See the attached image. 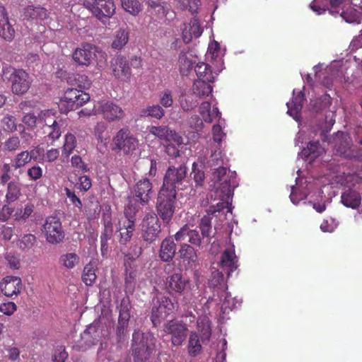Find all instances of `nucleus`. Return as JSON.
I'll use <instances>...</instances> for the list:
<instances>
[{"instance_id": "obj_45", "label": "nucleus", "mask_w": 362, "mask_h": 362, "mask_svg": "<svg viewBox=\"0 0 362 362\" xmlns=\"http://www.w3.org/2000/svg\"><path fill=\"white\" fill-rule=\"evenodd\" d=\"M220 300L222 301V308L224 310V312H226V310H232L237 308V304L240 305L238 300L235 298H232L230 293L226 292V290L222 291Z\"/></svg>"}, {"instance_id": "obj_5", "label": "nucleus", "mask_w": 362, "mask_h": 362, "mask_svg": "<svg viewBox=\"0 0 362 362\" xmlns=\"http://www.w3.org/2000/svg\"><path fill=\"white\" fill-rule=\"evenodd\" d=\"M133 201L131 199L125 206L124 216L119 218L117 226L119 242L123 245L130 241L135 230V215L139 211V206L133 204Z\"/></svg>"}, {"instance_id": "obj_14", "label": "nucleus", "mask_w": 362, "mask_h": 362, "mask_svg": "<svg viewBox=\"0 0 362 362\" xmlns=\"http://www.w3.org/2000/svg\"><path fill=\"white\" fill-rule=\"evenodd\" d=\"M116 148L129 154L134 151L138 145V140L131 134L129 129H121L113 139Z\"/></svg>"}, {"instance_id": "obj_42", "label": "nucleus", "mask_w": 362, "mask_h": 362, "mask_svg": "<svg viewBox=\"0 0 362 362\" xmlns=\"http://www.w3.org/2000/svg\"><path fill=\"white\" fill-rule=\"evenodd\" d=\"M59 262L66 269H71L79 264V257L74 252H67L59 257Z\"/></svg>"}, {"instance_id": "obj_38", "label": "nucleus", "mask_w": 362, "mask_h": 362, "mask_svg": "<svg viewBox=\"0 0 362 362\" xmlns=\"http://www.w3.org/2000/svg\"><path fill=\"white\" fill-rule=\"evenodd\" d=\"M209 83L206 80L195 81L192 87L193 93L199 98L208 96L212 91V87Z\"/></svg>"}, {"instance_id": "obj_34", "label": "nucleus", "mask_w": 362, "mask_h": 362, "mask_svg": "<svg viewBox=\"0 0 362 362\" xmlns=\"http://www.w3.org/2000/svg\"><path fill=\"white\" fill-rule=\"evenodd\" d=\"M225 126V120L218 117V124H214L212 127L213 139L208 142L209 146L216 144L221 145L223 139L226 136V134L223 131Z\"/></svg>"}, {"instance_id": "obj_9", "label": "nucleus", "mask_w": 362, "mask_h": 362, "mask_svg": "<svg viewBox=\"0 0 362 362\" xmlns=\"http://www.w3.org/2000/svg\"><path fill=\"white\" fill-rule=\"evenodd\" d=\"M176 193H171L165 189H160L156 203L158 215L163 223H168L175 213Z\"/></svg>"}, {"instance_id": "obj_32", "label": "nucleus", "mask_w": 362, "mask_h": 362, "mask_svg": "<svg viewBox=\"0 0 362 362\" xmlns=\"http://www.w3.org/2000/svg\"><path fill=\"white\" fill-rule=\"evenodd\" d=\"M104 231L100 235V243L103 247L108 246L107 241L111 239L113 234V225L111 216L109 214L103 216Z\"/></svg>"}, {"instance_id": "obj_53", "label": "nucleus", "mask_w": 362, "mask_h": 362, "mask_svg": "<svg viewBox=\"0 0 362 362\" xmlns=\"http://www.w3.org/2000/svg\"><path fill=\"white\" fill-rule=\"evenodd\" d=\"M119 310V319L118 321L129 324L130 319V310L129 303L127 300L123 299L119 305L117 307Z\"/></svg>"}, {"instance_id": "obj_59", "label": "nucleus", "mask_w": 362, "mask_h": 362, "mask_svg": "<svg viewBox=\"0 0 362 362\" xmlns=\"http://www.w3.org/2000/svg\"><path fill=\"white\" fill-rule=\"evenodd\" d=\"M329 4V0H314L310 7L317 14L320 15L326 11Z\"/></svg>"}, {"instance_id": "obj_28", "label": "nucleus", "mask_w": 362, "mask_h": 362, "mask_svg": "<svg viewBox=\"0 0 362 362\" xmlns=\"http://www.w3.org/2000/svg\"><path fill=\"white\" fill-rule=\"evenodd\" d=\"M339 136L342 141L340 143H336L335 150L337 153L344 156L346 158H351L355 156L354 151L349 146V137L344 133H339Z\"/></svg>"}, {"instance_id": "obj_11", "label": "nucleus", "mask_w": 362, "mask_h": 362, "mask_svg": "<svg viewBox=\"0 0 362 362\" xmlns=\"http://www.w3.org/2000/svg\"><path fill=\"white\" fill-rule=\"evenodd\" d=\"M42 230L49 243L58 244L64 238L62 223L56 216H48L45 221Z\"/></svg>"}, {"instance_id": "obj_16", "label": "nucleus", "mask_w": 362, "mask_h": 362, "mask_svg": "<svg viewBox=\"0 0 362 362\" xmlns=\"http://www.w3.org/2000/svg\"><path fill=\"white\" fill-rule=\"evenodd\" d=\"M153 194L152 184L147 178H143L138 181L134 187V197L129 198V203L133 199V204L140 207V205L147 204Z\"/></svg>"}, {"instance_id": "obj_3", "label": "nucleus", "mask_w": 362, "mask_h": 362, "mask_svg": "<svg viewBox=\"0 0 362 362\" xmlns=\"http://www.w3.org/2000/svg\"><path fill=\"white\" fill-rule=\"evenodd\" d=\"M156 341L151 333L134 331L132 342L134 362H158L154 357Z\"/></svg>"}, {"instance_id": "obj_21", "label": "nucleus", "mask_w": 362, "mask_h": 362, "mask_svg": "<svg viewBox=\"0 0 362 362\" xmlns=\"http://www.w3.org/2000/svg\"><path fill=\"white\" fill-rule=\"evenodd\" d=\"M95 48L90 44H85L76 48L73 53V59L79 65L89 66L95 56Z\"/></svg>"}, {"instance_id": "obj_40", "label": "nucleus", "mask_w": 362, "mask_h": 362, "mask_svg": "<svg viewBox=\"0 0 362 362\" xmlns=\"http://www.w3.org/2000/svg\"><path fill=\"white\" fill-rule=\"evenodd\" d=\"M180 258L188 264L194 263L197 259L195 250L188 244H183L179 250Z\"/></svg>"}, {"instance_id": "obj_61", "label": "nucleus", "mask_w": 362, "mask_h": 362, "mask_svg": "<svg viewBox=\"0 0 362 362\" xmlns=\"http://www.w3.org/2000/svg\"><path fill=\"white\" fill-rule=\"evenodd\" d=\"M43 170L39 165H35L29 168L27 170V175L32 181H36L42 177Z\"/></svg>"}, {"instance_id": "obj_41", "label": "nucleus", "mask_w": 362, "mask_h": 362, "mask_svg": "<svg viewBox=\"0 0 362 362\" xmlns=\"http://www.w3.org/2000/svg\"><path fill=\"white\" fill-rule=\"evenodd\" d=\"M198 330L201 332V339L203 343L209 341L211 337L210 321L206 316L200 317L197 320Z\"/></svg>"}, {"instance_id": "obj_60", "label": "nucleus", "mask_w": 362, "mask_h": 362, "mask_svg": "<svg viewBox=\"0 0 362 362\" xmlns=\"http://www.w3.org/2000/svg\"><path fill=\"white\" fill-rule=\"evenodd\" d=\"M136 272L130 271L127 273L125 277V290L128 293H132L135 288Z\"/></svg>"}, {"instance_id": "obj_47", "label": "nucleus", "mask_w": 362, "mask_h": 362, "mask_svg": "<svg viewBox=\"0 0 362 362\" xmlns=\"http://www.w3.org/2000/svg\"><path fill=\"white\" fill-rule=\"evenodd\" d=\"M154 12L158 18H165L168 21L173 20L175 17V13L170 9V6L167 3L163 1Z\"/></svg>"}, {"instance_id": "obj_30", "label": "nucleus", "mask_w": 362, "mask_h": 362, "mask_svg": "<svg viewBox=\"0 0 362 362\" xmlns=\"http://www.w3.org/2000/svg\"><path fill=\"white\" fill-rule=\"evenodd\" d=\"M129 30L127 28H121L113 35L112 47L115 49H122L128 42Z\"/></svg>"}, {"instance_id": "obj_27", "label": "nucleus", "mask_w": 362, "mask_h": 362, "mask_svg": "<svg viewBox=\"0 0 362 362\" xmlns=\"http://www.w3.org/2000/svg\"><path fill=\"white\" fill-rule=\"evenodd\" d=\"M176 245L171 237L164 239L161 243L159 256L163 262H169L174 257Z\"/></svg>"}, {"instance_id": "obj_55", "label": "nucleus", "mask_w": 362, "mask_h": 362, "mask_svg": "<svg viewBox=\"0 0 362 362\" xmlns=\"http://www.w3.org/2000/svg\"><path fill=\"white\" fill-rule=\"evenodd\" d=\"M21 147V140L18 136H10L4 142V151L6 152H14Z\"/></svg>"}, {"instance_id": "obj_7", "label": "nucleus", "mask_w": 362, "mask_h": 362, "mask_svg": "<svg viewBox=\"0 0 362 362\" xmlns=\"http://www.w3.org/2000/svg\"><path fill=\"white\" fill-rule=\"evenodd\" d=\"M177 308V303L161 293H158L153 300L151 310V321L154 326L159 325L162 320L173 312Z\"/></svg>"}, {"instance_id": "obj_29", "label": "nucleus", "mask_w": 362, "mask_h": 362, "mask_svg": "<svg viewBox=\"0 0 362 362\" xmlns=\"http://www.w3.org/2000/svg\"><path fill=\"white\" fill-rule=\"evenodd\" d=\"M341 203L346 207L352 209L357 208L361 201V198L358 192L351 189H348L344 192L341 197Z\"/></svg>"}, {"instance_id": "obj_4", "label": "nucleus", "mask_w": 362, "mask_h": 362, "mask_svg": "<svg viewBox=\"0 0 362 362\" xmlns=\"http://www.w3.org/2000/svg\"><path fill=\"white\" fill-rule=\"evenodd\" d=\"M237 257L235 254L234 246L225 250L221 256V259L218 263L219 269L213 271L211 277L209 280V285L213 288H217L218 290H226L227 286L224 281L223 272L230 276L231 272L235 270L238 267Z\"/></svg>"}, {"instance_id": "obj_19", "label": "nucleus", "mask_w": 362, "mask_h": 362, "mask_svg": "<svg viewBox=\"0 0 362 362\" xmlns=\"http://www.w3.org/2000/svg\"><path fill=\"white\" fill-rule=\"evenodd\" d=\"M1 292L6 296L13 298L18 296L23 288L22 281L20 277L8 276L0 282Z\"/></svg>"}, {"instance_id": "obj_63", "label": "nucleus", "mask_w": 362, "mask_h": 362, "mask_svg": "<svg viewBox=\"0 0 362 362\" xmlns=\"http://www.w3.org/2000/svg\"><path fill=\"white\" fill-rule=\"evenodd\" d=\"M91 186V180L88 175L80 176L78 177V182L75 184V187L83 192L88 191Z\"/></svg>"}, {"instance_id": "obj_52", "label": "nucleus", "mask_w": 362, "mask_h": 362, "mask_svg": "<svg viewBox=\"0 0 362 362\" xmlns=\"http://www.w3.org/2000/svg\"><path fill=\"white\" fill-rule=\"evenodd\" d=\"M76 145V139L74 134L69 133L65 135L64 144L62 148V153L69 157L73 152Z\"/></svg>"}, {"instance_id": "obj_50", "label": "nucleus", "mask_w": 362, "mask_h": 362, "mask_svg": "<svg viewBox=\"0 0 362 362\" xmlns=\"http://www.w3.org/2000/svg\"><path fill=\"white\" fill-rule=\"evenodd\" d=\"M15 35V30L9 20L0 24V36L6 41H11Z\"/></svg>"}, {"instance_id": "obj_20", "label": "nucleus", "mask_w": 362, "mask_h": 362, "mask_svg": "<svg viewBox=\"0 0 362 362\" xmlns=\"http://www.w3.org/2000/svg\"><path fill=\"white\" fill-rule=\"evenodd\" d=\"M100 110L103 118L109 122L122 120L125 116L123 109L119 105L110 101L101 103Z\"/></svg>"}, {"instance_id": "obj_46", "label": "nucleus", "mask_w": 362, "mask_h": 362, "mask_svg": "<svg viewBox=\"0 0 362 362\" xmlns=\"http://www.w3.org/2000/svg\"><path fill=\"white\" fill-rule=\"evenodd\" d=\"M35 243V235L30 233H27L23 235L21 238H19L18 245L21 250L27 251L31 249Z\"/></svg>"}, {"instance_id": "obj_44", "label": "nucleus", "mask_w": 362, "mask_h": 362, "mask_svg": "<svg viewBox=\"0 0 362 362\" xmlns=\"http://www.w3.org/2000/svg\"><path fill=\"white\" fill-rule=\"evenodd\" d=\"M96 266L93 263L87 264L83 271L82 280L87 286H91L96 279Z\"/></svg>"}, {"instance_id": "obj_49", "label": "nucleus", "mask_w": 362, "mask_h": 362, "mask_svg": "<svg viewBox=\"0 0 362 362\" xmlns=\"http://www.w3.org/2000/svg\"><path fill=\"white\" fill-rule=\"evenodd\" d=\"M341 16L344 21L349 23H360L362 21L361 12L356 10L351 9L349 11H343L341 13Z\"/></svg>"}, {"instance_id": "obj_25", "label": "nucleus", "mask_w": 362, "mask_h": 362, "mask_svg": "<svg viewBox=\"0 0 362 362\" xmlns=\"http://www.w3.org/2000/svg\"><path fill=\"white\" fill-rule=\"evenodd\" d=\"M303 99L304 95L302 91L296 93V90H293L292 100L286 103L288 107L287 113L296 121H299L300 119V113L303 107Z\"/></svg>"}, {"instance_id": "obj_31", "label": "nucleus", "mask_w": 362, "mask_h": 362, "mask_svg": "<svg viewBox=\"0 0 362 362\" xmlns=\"http://www.w3.org/2000/svg\"><path fill=\"white\" fill-rule=\"evenodd\" d=\"M33 159L32 152L25 150L17 153L11 160V165L14 170H18L30 163Z\"/></svg>"}, {"instance_id": "obj_57", "label": "nucleus", "mask_w": 362, "mask_h": 362, "mask_svg": "<svg viewBox=\"0 0 362 362\" xmlns=\"http://www.w3.org/2000/svg\"><path fill=\"white\" fill-rule=\"evenodd\" d=\"M180 104L181 108L187 112L195 108L198 103L194 100L192 95H182L180 99Z\"/></svg>"}, {"instance_id": "obj_56", "label": "nucleus", "mask_w": 362, "mask_h": 362, "mask_svg": "<svg viewBox=\"0 0 362 362\" xmlns=\"http://www.w3.org/2000/svg\"><path fill=\"white\" fill-rule=\"evenodd\" d=\"M329 100V97L325 95L322 98L312 100L310 103L312 110L315 112L324 110L328 107L330 103Z\"/></svg>"}, {"instance_id": "obj_17", "label": "nucleus", "mask_w": 362, "mask_h": 362, "mask_svg": "<svg viewBox=\"0 0 362 362\" xmlns=\"http://www.w3.org/2000/svg\"><path fill=\"white\" fill-rule=\"evenodd\" d=\"M163 331L171 335V342L174 346H180L187 337V328L181 322L173 320L165 323Z\"/></svg>"}, {"instance_id": "obj_33", "label": "nucleus", "mask_w": 362, "mask_h": 362, "mask_svg": "<svg viewBox=\"0 0 362 362\" xmlns=\"http://www.w3.org/2000/svg\"><path fill=\"white\" fill-rule=\"evenodd\" d=\"M199 113L202 117V119L207 123H211L213 121L214 115L220 117L221 112L217 107H214L211 110V103L205 101L203 102L199 106Z\"/></svg>"}, {"instance_id": "obj_10", "label": "nucleus", "mask_w": 362, "mask_h": 362, "mask_svg": "<svg viewBox=\"0 0 362 362\" xmlns=\"http://www.w3.org/2000/svg\"><path fill=\"white\" fill-rule=\"evenodd\" d=\"M187 168L181 165L179 167L171 166L167 170L163 184L160 189H165L171 193H176V189L182 185L186 180Z\"/></svg>"}, {"instance_id": "obj_58", "label": "nucleus", "mask_w": 362, "mask_h": 362, "mask_svg": "<svg viewBox=\"0 0 362 362\" xmlns=\"http://www.w3.org/2000/svg\"><path fill=\"white\" fill-rule=\"evenodd\" d=\"M159 101L164 107H170L173 104V93L169 89H165L159 95Z\"/></svg>"}, {"instance_id": "obj_18", "label": "nucleus", "mask_w": 362, "mask_h": 362, "mask_svg": "<svg viewBox=\"0 0 362 362\" xmlns=\"http://www.w3.org/2000/svg\"><path fill=\"white\" fill-rule=\"evenodd\" d=\"M148 136H154L165 141H173L177 145L183 144L182 137L167 126H151L148 128Z\"/></svg>"}, {"instance_id": "obj_35", "label": "nucleus", "mask_w": 362, "mask_h": 362, "mask_svg": "<svg viewBox=\"0 0 362 362\" xmlns=\"http://www.w3.org/2000/svg\"><path fill=\"white\" fill-rule=\"evenodd\" d=\"M194 71L198 77L197 80H206L208 82L214 81L215 77L211 67L208 64L204 62H199L194 66Z\"/></svg>"}, {"instance_id": "obj_23", "label": "nucleus", "mask_w": 362, "mask_h": 362, "mask_svg": "<svg viewBox=\"0 0 362 362\" xmlns=\"http://www.w3.org/2000/svg\"><path fill=\"white\" fill-rule=\"evenodd\" d=\"M111 66L112 73L115 77L123 81L129 78L131 75L130 68L124 57L119 55L114 58L111 62Z\"/></svg>"}, {"instance_id": "obj_6", "label": "nucleus", "mask_w": 362, "mask_h": 362, "mask_svg": "<svg viewBox=\"0 0 362 362\" xmlns=\"http://www.w3.org/2000/svg\"><path fill=\"white\" fill-rule=\"evenodd\" d=\"M62 124V120L59 119L51 110H46L39 113V126L42 127V134L52 141L60 137Z\"/></svg>"}, {"instance_id": "obj_48", "label": "nucleus", "mask_w": 362, "mask_h": 362, "mask_svg": "<svg viewBox=\"0 0 362 362\" xmlns=\"http://www.w3.org/2000/svg\"><path fill=\"white\" fill-rule=\"evenodd\" d=\"M122 8L133 16L141 11V4L137 0H121Z\"/></svg>"}, {"instance_id": "obj_22", "label": "nucleus", "mask_w": 362, "mask_h": 362, "mask_svg": "<svg viewBox=\"0 0 362 362\" xmlns=\"http://www.w3.org/2000/svg\"><path fill=\"white\" fill-rule=\"evenodd\" d=\"M188 284V279L184 278L181 273H175L166 279V288L170 293L182 294Z\"/></svg>"}, {"instance_id": "obj_54", "label": "nucleus", "mask_w": 362, "mask_h": 362, "mask_svg": "<svg viewBox=\"0 0 362 362\" xmlns=\"http://www.w3.org/2000/svg\"><path fill=\"white\" fill-rule=\"evenodd\" d=\"M33 210V204H28L24 209H17L13 214V218L17 221H25L32 214Z\"/></svg>"}, {"instance_id": "obj_62", "label": "nucleus", "mask_w": 362, "mask_h": 362, "mask_svg": "<svg viewBox=\"0 0 362 362\" xmlns=\"http://www.w3.org/2000/svg\"><path fill=\"white\" fill-rule=\"evenodd\" d=\"M3 128L8 132H13L17 130L15 118L10 115L5 116L2 119Z\"/></svg>"}, {"instance_id": "obj_36", "label": "nucleus", "mask_w": 362, "mask_h": 362, "mask_svg": "<svg viewBox=\"0 0 362 362\" xmlns=\"http://www.w3.org/2000/svg\"><path fill=\"white\" fill-rule=\"evenodd\" d=\"M324 151L318 141H310L306 148H303L300 152L302 157L305 158H310L315 159L320 156Z\"/></svg>"}, {"instance_id": "obj_39", "label": "nucleus", "mask_w": 362, "mask_h": 362, "mask_svg": "<svg viewBox=\"0 0 362 362\" xmlns=\"http://www.w3.org/2000/svg\"><path fill=\"white\" fill-rule=\"evenodd\" d=\"M21 195V187L18 182L16 181H10L7 184L6 202L8 204L13 202L18 199Z\"/></svg>"}, {"instance_id": "obj_37", "label": "nucleus", "mask_w": 362, "mask_h": 362, "mask_svg": "<svg viewBox=\"0 0 362 362\" xmlns=\"http://www.w3.org/2000/svg\"><path fill=\"white\" fill-rule=\"evenodd\" d=\"M47 11L40 6H29L25 8L23 16L27 20L45 19L47 18Z\"/></svg>"}, {"instance_id": "obj_43", "label": "nucleus", "mask_w": 362, "mask_h": 362, "mask_svg": "<svg viewBox=\"0 0 362 362\" xmlns=\"http://www.w3.org/2000/svg\"><path fill=\"white\" fill-rule=\"evenodd\" d=\"M141 117H151L160 119L165 115V110L159 105H148L141 110Z\"/></svg>"}, {"instance_id": "obj_24", "label": "nucleus", "mask_w": 362, "mask_h": 362, "mask_svg": "<svg viewBox=\"0 0 362 362\" xmlns=\"http://www.w3.org/2000/svg\"><path fill=\"white\" fill-rule=\"evenodd\" d=\"M182 40L185 44L191 42L192 37H199L202 35L203 30L200 26L199 22L196 18L190 20L188 25L183 24L182 28Z\"/></svg>"}, {"instance_id": "obj_64", "label": "nucleus", "mask_w": 362, "mask_h": 362, "mask_svg": "<svg viewBox=\"0 0 362 362\" xmlns=\"http://www.w3.org/2000/svg\"><path fill=\"white\" fill-rule=\"evenodd\" d=\"M13 208L9 206V204H5L0 209V222L8 221L12 214L13 213Z\"/></svg>"}, {"instance_id": "obj_2", "label": "nucleus", "mask_w": 362, "mask_h": 362, "mask_svg": "<svg viewBox=\"0 0 362 362\" xmlns=\"http://www.w3.org/2000/svg\"><path fill=\"white\" fill-rule=\"evenodd\" d=\"M227 168L221 167L215 170L213 173V180L214 181L215 199H218L221 202L218 204H221L222 207L227 208V212L231 214L230 204L232 197V190L237 187L238 183L235 180V172H228Z\"/></svg>"}, {"instance_id": "obj_1", "label": "nucleus", "mask_w": 362, "mask_h": 362, "mask_svg": "<svg viewBox=\"0 0 362 362\" xmlns=\"http://www.w3.org/2000/svg\"><path fill=\"white\" fill-rule=\"evenodd\" d=\"M218 212V216L221 218V216H224L226 218H228V214L232 215V213L227 212L226 207H222L221 204H216V206H211L207 211V215L204 216L199 223V228L202 234L199 235V231L197 229L192 228L188 225L182 226L175 235V239L177 242H182L188 240L191 244L199 246L202 243V240L205 238H209L211 232V215Z\"/></svg>"}, {"instance_id": "obj_12", "label": "nucleus", "mask_w": 362, "mask_h": 362, "mask_svg": "<svg viewBox=\"0 0 362 362\" xmlns=\"http://www.w3.org/2000/svg\"><path fill=\"white\" fill-rule=\"evenodd\" d=\"M83 4L100 21L108 19L115 13L113 0L86 1Z\"/></svg>"}, {"instance_id": "obj_15", "label": "nucleus", "mask_w": 362, "mask_h": 362, "mask_svg": "<svg viewBox=\"0 0 362 362\" xmlns=\"http://www.w3.org/2000/svg\"><path fill=\"white\" fill-rule=\"evenodd\" d=\"M160 232L158 218L155 214L146 215L141 223V236L144 241L152 243L158 238Z\"/></svg>"}, {"instance_id": "obj_51", "label": "nucleus", "mask_w": 362, "mask_h": 362, "mask_svg": "<svg viewBox=\"0 0 362 362\" xmlns=\"http://www.w3.org/2000/svg\"><path fill=\"white\" fill-rule=\"evenodd\" d=\"M188 349L189 354L193 356L199 354L202 350V346L200 344L198 336L194 332L191 333L189 335Z\"/></svg>"}, {"instance_id": "obj_26", "label": "nucleus", "mask_w": 362, "mask_h": 362, "mask_svg": "<svg viewBox=\"0 0 362 362\" xmlns=\"http://www.w3.org/2000/svg\"><path fill=\"white\" fill-rule=\"evenodd\" d=\"M100 333L95 325H90L87 329L81 334V341L83 342L81 347L86 349L98 341Z\"/></svg>"}, {"instance_id": "obj_13", "label": "nucleus", "mask_w": 362, "mask_h": 362, "mask_svg": "<svg viewBox=\"0 0 362 362\" xmlns=\"http://www.w3.org/2000/svg\"><path fill=\"white\" fill-rule=\"evenodd\" d=\"M89 100L88 93L76 88H69L65 91L60 106L62 109L64 107L66 111H70L82 106Z\"/></svg>"}, {"instance_id": "obj_8", "label": "nucleus", "mask_w": 362, "mask_h": 362, "mask_svg": "<svg viewBox=\"0 0 362 362\" xmlns=\"http://www.w3.org/2000/svg\"><path fill=\"white\" fill-rule=\"evenodd\" d=\"M3 76L11 82V90L14 94L23 95L28 90L31 81L25 71L7 67L3 70Z\"/></svg>"}]
</instances>
